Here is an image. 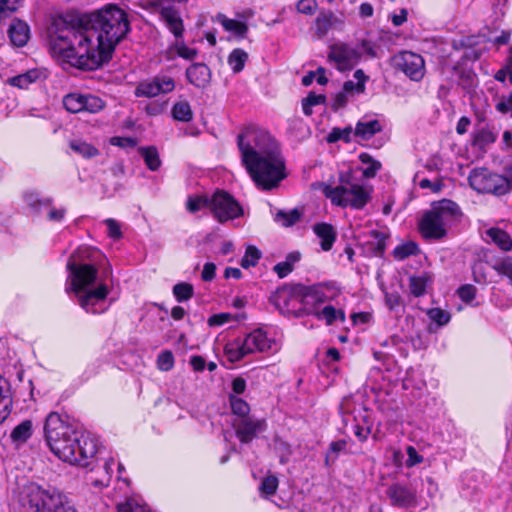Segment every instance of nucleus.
I'll return each instance as SVG.
<instances>
[{"label": "nucleus", "mask_w": 512, "mask_h": 512, "mask_svg": "<svg viewBox=\"0 0 512 512\" xmlns=\"http://www.w3.org/2000/svg\"><path fill=\"white\" fill-rule=\"evenodd\" d=\"M318 319L324 320L327 325H332L336 320L345 321V313L341 309H336L331 305H326L320 311L315 312Z\"/></svg>", "instance_id": "29"}, {"label": "nucleus", "mask_w": 512, "mask_h": 512, "mask_svg": "<svg viewBox=\"0 0 512 512\" xmlns=\"http://www.w3.org/2000/svg\"><path fill=\"white\" fill-rule=\"evenodd\" d=\"M156 6L166 27L177 39L181 38L184 32V25L179 11L174 6L165 5L163 1L157 3Z\"/></svg>", "instance_id": "17"}, {"label": "nucleus", "mask_w": 512, "mask_h": 512, "mask_svg": "<svg viewBox=\"0 0 512 512\" xmlns=\"http://www.w3.org/2000/svg\"><path fill=\"white\" fill-rule=\"evenodd\" d=\"M352 133L353 129L351 126L345 128H333L328 134L326 140L328 143H335L339 140H343L344 142L348 143L351 141Z\"/></svg>", "instance_id": "42"}, {"label": "nucleus", "mask_w": 512, "mask_h": 512, "mask_svg": "<svg viewBox=\"0 0 512 512\" xmlns=\"http://www.w3.org/2000/svg\"><path fill=\"white\" fill-rule=\"evenodd\" d=\"M391 504L397 507H410L417 504L416 490L401 483H394L386 491Z\"/></svg>", "instance_id": "16"}, {"label": "nucleus", "mask_w": 512, "mask_h": 512, "mask_svg": "<svg viewBox=\"0 0 512 512\" xmlns=\"http://www.w3.org/2000/svg\"><path fill=\"white\" fill-rule=\"evenodd\" d=\"M428 276L422 274L419 276H411L409 278V289L413 296L420 297L425 294L428 282Z\"/></svg>", "instance_id": "36"}, {"label": "nucleus", "mask_w": 512, "mask_h": 512, "mask_svg": "<svg viewBox=\"0 0 512 512\" xmlns=\"http://www.w3.org/2000/svg\"><path fill=\"white\" fill-rule=\"evenodd\" d=\"M261 258V252L255 246H248L246 248L245 254L241 259V266L245 269L253 267L257 264L258 260Z\"/></svg>", "instance_id": "43"}, {"label": "nucleus", "mask_w": 512, "mask_h": 512, "mask_svg": "<svg viewBox=\"0 0 512 512\" xmlns=\"http://www.w3.org/2000/svg\"><path fill=\"white\" fill-rule=\"evenodd\" d=\"M381 130L382 126L377 119L360 120L356 124L354 135L362 140H369Z\"/></svg>", "instance_id": "23"}, {"label": "nucleus", "mask_w": 512, "mask_h": 512, "mask_svg": "<svg viewBox=\"0 0 512 512\" xmlns=\"http://www.w3.org/2000/svg\"><path fill=\"white\" fill-rule=\"evenodd\" d=\"M458 295L464 302H470L475 298L476 288L470 284L463 285L458 289Z\"/></svg>", "instance_id": "54"}, {"label": "nucleus", "mask_w": 512, "mask_h": 512, "mask_svg": "<svg viewBox=\"0 0 512 512\" xmlns=\"http://www.w3.org/2000/svg\"><path fill=\"white\" fill-rule=\"evenodd\" d=\"M303 216L300 209L294 208L290 211L278 210L274 215V221L282 227H292L298 223Z\"/></svg>", "instance_id": "26"}, {"label": "nucleus", "mask_w": 512, "mask_h": 512, "mask_svg": "<svg viewBox=\"0 0 512 512\" xmlns=\"http://www.w3.org/2000/svg\"><path fill=\"white\" fill-rule=\"evenodd\" d=\"M372 234L374 236V241L371 244L373 245L374 254L381 256L386 247V238L378 231H373Z\"/></svg>", "instance_id": "51"}, {"label": "nucleus", "mask_w": 512, "mask_h": 512, "mask_svg": "<svg viewBox=\"0 0 512 512\" xmlns=\"http://www.w3.org/2000/svg\"><path fill=\"white\" fill-rule=\"evenodd\" d=\"M472 270H473L474 280L477 283H480V284L486 283L487 277L485 274V266L481 261L475 262L472 267Z\"/></svg>", "instance_id": "57"}, {"label": "nucleus", "mask_w": 512, "mask_h": 512, "mask_svg": "<svg viewBox=\"0 0 512 512\" xmlns=\"http://www.w3.org/2000/svg\"><path fill=\"white\" fill-rule=\"evenodd\" d=\"M8 35L13 45L23 47L30 37L29 26L22 20L13 19L8 28Z\"/></svg>", "instance_id": "20"}, {"label": "nucleus", "mask_w": 512, "mask_h": 512, "mask_svg": "<svg viewBox=\"0 0 512 512\" xmlns=\"http://www.w3.org/2000/svg\"><path fill=\"white\" fill-rule=\"evenodd\" d=\"M491 268L497 272V274L501 277H505L508 279L509 283L512 285V258L511 257H503L497 259L493 262H490Z\"/></svg>", "instance_id": "32"}, {"label": "nucleus", "mask_w": 512, "mask_h": 512, "mask_svg": "<svg viewBox=\"0 0 512 512\" xmlns=\"http://www.w3.org/2000/svg\"><path fill=\"white\" fill-rule=\"evenodd\" d=\"M354 78L357 80L355 83L352 80H348L343 85V91L347 94H361L365 91V83L368 77L365 75L362 69H358L354 73Z\"/></svg>", "instance_id": "28"}, {"label": "nucleus", "mask_w": 512, "mask_h": 512, "mask_svg": "<svg viewBox=\"0 0 512 512\" xmlns=\"http://www.w3.org/2000/svg\"><path fill=\"white\" fill-rule=\"evenodd\" d=\"M172 116L175 120L188 122L192 119L193 113L191 106L187 101H180L174 104Z\"/></svg>", "instance_id": "35"}, {"label": "nucleus", "mask_w": 512, "mask_h": 512, "mask_svg": "<svg viewBox=\"0 0 512 512\" xmlns=\"http://www.w3.org/2000/svg\"><path fill=\"white\" fill-rule=\"evenodd\" d=\"M12 407V399L7 391H3L0 387V423H2L10 414Z\"/></svg>", "instance_id": "46"}, {"label": "nucleus", "mask_w": 512, "mask_h": 512, "mask_svg": "<svg viewBox=\"0 0 512 512\" xmlns=\"http://www.w3.org/2000/svg\"><path fill=\"white\" fill-rule=\"evenodd\" d=\"M19 501L22 512H77L59 490L35 483L24 487Z\"/></svg>", "instance_id": "5"}, {"label": "nucleus", "mask_w": 512, "mask_h": 512, "mask_svg": "<svg viewBox=\"0 0 512 512\" xmlns=\"http://www.w3.org/2000/svg\"><path fill=\"white\" fill-rule=\"evenodd\" d=\"M174 47L177 55L186 60H192L197 56V50L186 46L183 42L176 41Z\"/></svg>", "instance_id": "50"}, {"label": "nucleus", "mask_w": 512, "mask_h": 512, "mask_svg": "<svg viewBox=\"0 0 512 512\" xmlns=\"http://www.w3.org/2000/svg\"><path fill=\"white\" fill-rule=\"evenodd\" d=\"M175 81L167 75H157L152 79L144 80L138 83L135 88V96L152 98L160 94H166L173 91Z\"/></svg>", "instance_id": "14"}, {"label": "nucleus", "mask_w": 512, "mask_h": 512, "mask_svg": "<svg viewBox=\"0 0 512 512\" xmlns=\"http://www.w3.org/2000/svg\"><path fill=\"white\" fill-rule=\"evenodd\" d=\"M67 269L69 271L67 279L69 285L66 287V292H74L77 295L79 305L87 313L98 314L103 312L105 309H98L97 306L109 294L107 285L100 283L96 288H90L96 282L97 268L91 264L77 263L73 254L67 262Z\"/></svg>", "instance_id": "4"}, {"label": "nucleus", "mask_w": 512, "mask_h": 512, "mask_svg": "<svg viewBox=\"0 0 512 512\" xmlns=\"http://www.w3.org/2000/svg\"><path fill=\"white\" fill-rule=\"evenodd\" d=\"M392 65L413 81H420L425 74L424 59L411 51H402L393 56Z\"/></svg>", "instance_id": "12"}, {"label": "nucleus", "mask_w": 512, "mask_h": 512, "mask_svg": "<svg viewBox=\"0 0 512 512\" xmlns=\"http://www.w3.org/2000/svg\"><path fill=\"white\" fill-rule=\"evenodd\" d=\"M44 434L51 452L64 462L86 466L97 452L93 439L77 432L55 412L46 417Z\"/></svg>", "instance_id": "3"}, {"label": "nucleus", "mask_w": 512, "mask_h": 512, "mask_svg": "<svg viewBox=\"0 0 512 512\" xmlns=\"http://www.w3.org/2000/svg\"><path fill=\"white\" fill-rule=\"evenodd\" d=\"M247 59L248 54L244 50L236 48L228 56V64L234 73H239L243 70Z\"/></svg>", "instance_id": "34"}, {"label": "nucleus", "mask_w": 512, "mask_h": 512, "mask_svg": "<svg viewBox=\"0 0 512 512\" xmlns=\"http://www.w3.org/2000/svg\"><path fill=\"white\" fill-rule=\"evenodd\" d=\"M356 48L362 52V56L365 54L370 58L378 57L375 44L369 40H362Z\"/></svg>", "instance_id": "53"}, {"label": "nucleus", "mask_w": 512, "mask_h": 512, "mask_svg": "<svg viewBox=\"0 0 512 512\" xmlns=\"http://www.w3.org/2000/svg\"><path fill=\"white\" fill-rule=\"evenodd\" d=\"M278 478L274 475H268L263 478L259 486L260 493L265 496H271L276 493L278 488Z\"/></svg>", "instance_id": "45"}, {"label": "nucleus", "mask_w": 512, "mask_h": 512, "mask_svg": "<svg viewBox=\"0 0 512 512\" xmlns=\"http://www.w3.org/2000/svg\"><path fill=\"white\" fill-rule=\"evenodd\" d=\"M362 58V52L345 43H337L331 46L328 59L333 62L340 71L351 70Z\"/></svg>", "instance_id": "13"}, {"label": "nucleus", "mask_w": 512, "mask_h": 512, "mask_svg": "<svg viewBox=\"0 0 512 512\" xmlns=\"http://www.w3.org/2000/svg\"><path fill=\"white\" fill-rule=\"evenodd\" d=\"M210 210L221 223L242 215L239 203L227 192L218 190L211 197Z\"/></svg>", "instance_id": "11"}, {"label": "nucleus", "mask_w": 512, "mask_h": 512, "mask_svg": "<svg viewBox=\"0 0 512 512\" xmlns=\"http://www.w3.org/2000/svg\"><path fill=\"white\" fill-rule=\"evenodd\" d=\"M69 147L83 158L90 159L99 155V150L82 140H71Z\"/></svg>", "instance_id": "30"}, {"label": "nucleus", "mask_w": 512, "mask_h": 512, "mask_svg": "<svg viewBox=\"0 0 512 512\" xmlns=\"http://www.w3.org/2000/svg\"><path fill=\"white\" fill-rule=\"evenodd\" d=\"M459 206L448 199H443L433 204L420 223L421 234L428 239H440L446 235V226L461 217Z\"/></svg>", "instance_id": "6"}, {"label": "nucleus", "mask_w": 512, "mask_h": 512, "mask_svg": "<svg viewBox=\"0 0 512 512\" xmlns=\"http://www.w3.org/2000/svg\"><path fill=\"white\" fill-rule=\"evenodd\" d=\"M118 512H150V510L144 505H139L134 500H129L118 505Z\"/></svg>", "instance_id": "52"}, {"label": "nucleus", "mask_w": 512, "mask_h": 512, "mask_svg": "<svg viewBox=\"0 0 512 512\" xmlns=\"http://www.w3.org/2000/svg\"><path fill=\"white\" fill-rule=\"evenodd\" d=\"M275 340L267 337L262 329H255L244 338H237L225 345L224 352L231 363L242 360L255 352L276 351Z\"/></svg>", "instance_id": "8"}, {"label": "nucleus", "mask_w": 512, "mask_h": 512, "mask_svg": "<svg viewBox=\"0 0 512 512\" xmlns=\"http://www.w3.org/2000/svg\"><path fill=\"white\" fill-rule=\"evenodd\" d=\"M242 162L256 186L271 190L286 177L277 141L264 129L249 126L237 137Z\"/></svg>", "instance_id": "2"}, {"label": "nucleus", "mask_w": 512, "mask_h": 512, "mask_svg": "<svg viewBox=\"0 0 512 512\" xmlns=\"http://www.w3.org/2000/svg\"><path fill=\"white\" fill-rule=\"evenodd\" d=\"M428 317L439 326H444L450 321L449 312L440 308H431L427 311Z\"/></svg>", "instance_id": "47"}, {"label": "nucleus", "mask_w": 512, "mask_h": 512, "mask_svg": "<svg viewBox=\"0 0 512 512\" xmlns=\"http://www.w3.org/2000/svg\"><path fill=\"white\" fill-rule=\"evenodd\" d=\"M313 231L321 239L320 246L322 250L329 251L336 240L334 227L328 223H317L313 226Z\"/></svg>", "instance_id": "21"}, {"label": "nucleus", "mask_w": 512, "mask_h": 512, "mask_svg": "<svg viewBox=\"0 0 512 512\" xmlns=\"http://www.w3.org/2000/svg\"><path fill=\"white\" fill-rule=\"evenodd\" d=\"M186 77L194 86L205 87L211 79V72L204 63H194L187 68Z\"/></svg>", "instance_id": "19"}, {"label": "nucleus", "mask_w": 512, "mask_h": 512, "mask_svg": "<svg viewBox=\"0 0 512 512\" xmlns=\"http://www.w3.org/2000/svg\"><path fill=\"white\" fill-rule=\"evenodd\" d=\"M173 295L178 302H184L193 297L194 288L189 283L181 282V283L174 285Z\"/></svg>", "instance_id": "39"}, {"label": "nucleus", "mask_w": 512, "mask_h": 512, "mask_svg": "<svg viewBox=\"0 0 512 512\" xmlns=\"http://www.w3.org/2000/svg\"><path fill=\"white\" fill-rule=\"evenodd\" d=\"M166 108V103L150 102L144 107V111L149 116L160 115Z\"/></svg>", "instance_id": "58"}, {"label": "nucleus", "mask_w": 512, "mask_h": 512, "mask_svg": "<svg viewBox=\"0 0 512 512\" xmlns=\"http://www.w3.org/2000/svg\"><path fill=\"white\" fill-rule=\"evenodd\" d=\"M359 160L362 164L366 165L363 169V176L365 178H374L377 172L381 169L382 165L378 160L373 159L368 153H361Z\"/></svg>", "instance_id": "33"}, {"label": "nucleus", "mask_w": 512, "mask_h": 512, "mask_svg": "<svg viewBox=\"0 0 512 512\" xmlns=\"http://www.w3.org/2000/svg\"><path fill=\"white\" fill-rule=\"evenodd\" d=\"M468 182L476 192L492 194L497 197L508 194L512 189L511 181L506 176L484 167L472 169L468 176Z\"/></svg>", "instance_id": "9"}, {"label": "nucleus", "mask_w": 512, "mask_h": 512, "mask_svg": "<svg viewBox=\"0 0 512 512\" xmlns=\"http://www.w3.org/2000/svg\"><path fill=\"white\" fill-rule=\"evenodd\" d=\"M139 153L143 157L145 164L151 171H156L161 166V160L158 150L154 146L141 147Z\"/></svg>", "instance_id": "31"}, {"label": "nucleus", "mask_w": 512, "mask_h": 512, "mask_svg": "<svg viewBox=\"0 0 512 512\" xmlns=\"http://www.w3.org/2000/svg\"><path fill=\"white\" fill-rule=\"evenodd\" d=\"M217 18L226 31L233 32L236 36L242 38L246 35L248 27L243 21L229 19L223 14H219Z\"/></svg>", "instance_id": "27"}, {"label": "nucleus", "mask_w": 512, "mask_h": 512, "mask_svg": "<svg viewBox=\"0 0 512 512\" xmlns=\"http://www.w3.org/2000/svg\"><path fill=\"white\" fill-rule=\"evenodd\" d=\"M486 236L500 249L504 251H510L512 249V239L504 230L493 227L486 231Z\"/></svg>", "instance_id": "25"}, {"label": "nucleus", "mask_w": 512, "mask_h": 512, "mask_svg": "<svg viewBox=\"0 0 512 512\" xmlns=\"http://www.w3.org/2000/svg\"><path fill=\"white\" fill-rule=\"evenodd\" d=\"M211 198L207 195H199L196 197H189L187 199L186 208L190 213H195L202 208H210Z\"/></svg>", "instance_id": "41"}, {"label": "nucleus", "mask_w": 512, "mask_h": 512, "mask_svg": "<svg viewBox=\"0 0 512 512\" xmlns=\"http://www.w3.org/2000/svg\"><path fill=\"white\" fill-rule=\"evenodd\" d=\"M104 223L106 224V226L108 228V236L109 237L114 238V239L121 238V236H122L121 227H120V224L116 220H114L112 218H108L104 221Z\"/></svg>", "instance_id": "56"}, {"label": "nucleus", "mask_w": 512, "mask_h": 512, "mask_svg": "<svg viewBox=\"0 0 512 512\" xmlns=\"http://www.w3.org/2000/svg\"><path fill=\"white\" fill-rule=\"evenodd\" d=\"M231 319V315L229 313H220L214 314L208 319L209 326H221Z\"/></svg>", "instance_id": "61"}, {"label": "nucleus", "mask_w": 512, "mask_h": 512, "mask_svg": "<svg viewBox=\"0 0 512 512\" xmlns=\"http://www.w3.org/2000/svg\"><path fill=\"white\" fill-rule=\"evenodd\" d=\"M266 429V421L254 419L251 417L241 418L237 424H235L236 436L242 443L251 442L257 433L262 432Z\"/></svg>", "instance_id": "18"}, {"label": "nucleus", "mask_w": 512, "mask_h": 512, "mask_svg": "<svg viewBox=\"0 0 512 512\" xmlns=\"http://www.w3.org/2000/svg\"><path fill=\"white\" fill-rule=\"evenodd\" d=\"M305 286L285 284L274 291L269 300L282 314L299 316L298 311L304 305Z\"/></svg>", "instance_id": "10"}, {"label": "nucleus", "mask_w": 512, "mask_h": 512, "mask_svg": "<svg viewBox=\"0 0 512 512\" xmlns=\"http://www.w3.org/2000/svg\"><path fill=\"white\" fill-rule=\"evenodd\" d=\"M341 289L335 282L319 283L305 286L304 305H320L336 299Z\"/></svg>", "instance_id": "15"}, {"label": "nucleus", "mask_w": 512, "mask_h": 512, "mask_svg": "<svg viewBox=\"0 0 512 512\" xmlns=\"http://www.w3.org/2000/svg\"><path fill=\"white\" fill-rule=\"evenodd\" d=\"M33 432V425L31 420H24L18 424L10 433V438L17 446L24 444Z\"/></svg>", "instance_id": "24"}, {"label": "nucleus", "mask_w": 512, "mask_h": 512, "mask_svg": "<svg viewBox=\"0 0 512 512\" xmlns=\"http://www.w3.org/2000/svg\"><path fill=\"white\" fill-rule=\"evenodd\" d=\"M105 107L104 101L95 95H83V111L98 113Z\"/></svg>", "instance_id": "40"}, {"label": "nucleus", "mask_w": 512, "mask_h": 512, "mask_svg": "<svg viewBox=\"0 0 512 512\" xmlns=\"http://www.w3.org/2000/svg\"><path fill=\"white\" fill-rule=\"evenodd\" d=\"M174 364V357L173 354L166 350L162 351L157 358V365L158 368L162 371H169Z\"/></svg>", "instance_id": "49"}, {"label": "nucleus", "mask_w": 512, "mask_h": 512, "mask_svg": "<svg viewBox=\"0 0 512 512\" xmlns=\"http://www.w3.org/2000/svg\"><path fill=\"white\" fill-rule=\"evenodd\" d=\"M406 451H407V456H408V458L406 460L407 467H412V466L419 464L423 461V457L418 454V452L416 451V449L413 446H408Z\"/></svg>", "instance_id": "60"}, {"label": "nucleus", "mask_w": 512, "mask_h": 512, "mask_svg": "<svg viewBox=\"0 0 512 512\" xmlns=\"http://www.w3.org/2000/svg\"><path fill=\"white\" fill-rule=\"evenodd\" d=\"M417 253L418 245L413 241L402 243L396 246L393 250V256L397 260H404L407 257L415 255Z\"/></svg>", "instance_id": "38"}, {"label": "nucleus", "mask_w": 512, "mask_h": 512, "mask_svg": "<svg viewBox=\"0 0 512 512\" xmlns=\"http://www.w3.org/2000/svg\"><path fill=\"white\" fill-rule=\"evenodd\" d=\"M216 266L214 263L208 262L204 264L201 278L203 281H211L215 277Z\"/></svg>", "instance_id": "62"}, {"label": "nucleus", "mask_w": 512, "mask_h": 512, "mask_svg": "<svg viewBox=\"0 0 512 512\" xmlns=\"http://www.w3.org/2000/svg\"><path fill=\"white\" fill-rule=\"evenodd\" d=\"M273 270L277 273L279 278H284L293 271V267L285 261L277 263Z\"/></svg>", "instance_id": "64"}, {"label": "nucleus", "mask_w": 512, "mask_h": 512, "mask_svg": "<svg viewBox=\"0 0 512 512\" xmlns=\"http://www.w3.org/2000/svg\"><path fill=\"white\" fill-rule=\"evenodd\" d=\"M110 143L119 147H134L136 145L135 139L130 137H113Z\"/></svg>", "instance_id": "63"}, {"label": "nucleus", "mask_w": 512, "mask_h": 512, "mask_svg": "<svg viewBox=\"0 0 512 512\" xmlns=\"http://www.w3.org/2000/svg\"><path fill=\"white\" fill-rule=\"evenodd\" d=\"M340 20L331 11H322L315 19V33L319 38L327 35L329 30Z\"/></svg>", "instance_id": "22"}, {"label": "nucleus", "mask_w": 512, "mask_h": 512, "mask_svg": "<svg viewBox=\"0 0 512 512\" xmlns=\"http://www.w3.org/2000/svg\"><path fill=\"white\" fill-rule=\"evenodd\" d=\"M339 185L325 186L324 195L332 204L340 207L362 209L371 199V189L350 181V175H341Z\"/></svg>", "instance_id": "7"}, {"label": "nucleus", "mask_w": 512, "mask_h": 512, "mask_svg": "<svg viewBox=\"0 0 512 512\" xmlns=\"http://www.w3.org/2000/svg\"><path fill=\"white\" fill-rule=\"evenodd\" d=\"M230 406L231 410L235 415H238L242 418L248 417V414L250 412V407L246 401L243 399L236 397V396H230Z\"/></svg>", "instance_id": "44"}, {"label": "nucleus", "mask_w": 512, "mask_h": 512, "mask_svg": "<svg viewBox=\"0 0 512 512\" xmlns=\"http://www.w3.org/2000/svg\"><path fill=\"white\" fill-rule=\"evenodd\" d=\"M90 27H77L62 16L48 28V49L52 57L81 70H95L107 64L116 45L127 35L126 13L109 5L89 17Z\"/></svg>", "instance_id": "1"}, {"label": "nucleus", "mask_w": 512, "mask_h": 512, "mask_svg": "<svg viewBox=\"0 0 512 512\" xmlns=\"http://www.w3.org/2000/svg\"><path fill=\"white\" fill-rule=\"evenodd\" d=\"M35 80V72L29 71L27 73L12 77L9 79V83L12 86L18 88H27L29 84H31Z\"/></svg>", "instance_id": "48"}, {"label": "nucleus", "mask_w": 512, "mask_h": 512, "mask_svg": "<svg viewBox=\"0 0 512 512\" xmlns=\"http://www.w3.org/2000/svg\"><path fill=\"white\" fill-rule=\"evenodd\" d=\"M25 200L27 204L31 207H36L37 205H50L51 200L45 199L41 200L39 199V196L36 192H27L25 193Z\"/></svg>", "instance_id": "59"}, {"label": "nucleus", "mask_w": 512, "mask_h": 512, "mask_svg": "<svg viewBox=\"0 0 512 512\" xmlns=\"http://www.w3.org/2000/svg\"><path fill=\"white\" fill-rule=\"evenodd\" d=\"M316 9V0H300L297 3V10L302 14L311 15L315 12Z\"/></svg>", "instance_id": "55"}, {"label": "nucleus", "mask_w": 512, "mask_h": 512, "mask_svg": "<svg viewBox=\"0 0 512 512\" xmlns=\"http://www.w3.org/2000/svg\"><path fill=\"white\" fill-rule=\"evenodd\" d=\"M65 109L71 113L83 112V94L70 93L63 98Z\"/></svg>", "instance_id": "37"}]
</instances>
